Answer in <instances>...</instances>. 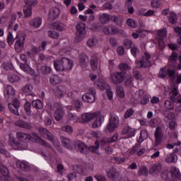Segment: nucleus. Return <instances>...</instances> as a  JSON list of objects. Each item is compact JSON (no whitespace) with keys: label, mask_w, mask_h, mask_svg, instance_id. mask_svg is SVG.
<instances>
[{"label":"nucleus","mask_w":181,"mask_h":181,"mask_svg":"<svg viewBox=\"0 0 181 181\" xmlns=\"http://www.w3.org/2000/svg\"><path fill=\"white\" fill-rule=\"evenodd\" d=\"M74 145L76 151L80 152V153H83V155H87L90 152L100 155V152L98 151V149H100V142L98 141L95 142V145L90 146V147L81 141H75Z\"/></svg>","instance_id":"1"},{"label":"nucleus","mask_w":181,"mask_h":181,"mask_svg":"<svg viewBox=\"0 0 181 181\" xmlns=\"http://www.w3.org/2000/svg\"><path fill=\"white\" fill-rule=\"evenodd\" d=\"M73 66H74L73 61L66 57L54 62V67L57 71H70Z\"/></svg>","instance_id":"2"},{"label":"nucleus","mask_w":181,"mask_h":181,"mask_svg":"<svg viewBox=\"0 0 181 181\" xmlns=\"http://www.w3.org/2000/svg\"><path fill=\"white\" fill-rule=\"evenodd\" d=\"M151 56L148 52H144L141 57V59H136L135 63L138 69H146V67H151L152 66V62H151Z\"/></svg>","instance_id":"3"},{"label":"nucleus","mask_w":181,"mask_h":181,"mask_svg":"<svg viewBox=\"0 0 181 181\" xmlns=\"http://www.w3.org/2000/svg\"><path fill=\"white\" fill-rule=\"evenodd\" d=\"M119 127V117L115 114H110L109 123L107 125V129L110 132H114Z\"/></svg>","instance_id":"4"},{"label":"nucleus","mask_w":181,"mask_h":181,"mask_svg":"<svg viewBox=\"0 0 181 181\" xmlns=\"http://www.w3.org/2000/svg\"><path fill=\"white\" fill-rule=\"evenodd\" d=\"M51 110L54 111V117L56 121H60L64 115V111H63V106L61 104L55 103L51 106Z\"/></svg>","instance_id":"5"},{"label":"nucleus","mask_w":181,"mask_h":181,"mask_svg":"<svg viewBox=\"0 0 181 181\" xmlns=\"http://www.w3.org/2000/svg\"><path fill=\"white\" fill-rule=\"evenodd\" d=\"M25 4L23 13L25 18H29L32 16V7L37 4V0H25Z\"/></svg>","instance_id":"6"},{"label":"nucleus","mask_w":181,"mask_h":181,"mask_svg":"<svg viewBox=\"0 0 181 181\" xmlns=\"http://www.w3.org/2000/svg\"><path fill=\"white\" fill-rule=\"evenodd\" d=\"M110 80L113 84H121L125 80V73L123 71H116L110 74Z\"/></svg>","instance_id":"7"},{"label":"nucleus","mask_w":181,"mask_h":181,"mask_svg":"<svg viewBox=\"0 0 181 181\" xmlns=\"http://www.w3.org/2000/svg\"><path fill=\"white\" fill-rule=\"evenodd\" d=\"M17 40L15 42L14 49L16 53H21L23 52L25 49V35H17Z\"/></svg>","instance_id":"8"},{"label":"nucleus","mask_w":181,"mask_h":181,"mask_svg":"<svg viewBox=\"0 0 181 181\" xmlns=\"http://www.w3.org/2000/svg\"><path fill=\"white\" fill-rule=\"evenodd\" d=\"M86 33H87L86 32V25H84V24L81 23L76 25V40H77V42H81V40H83V39L86 37Z\"/></svg>","instance_id":"9"},{"label":"nucleus","mask_w":181,"mask_h":181,"mask_svg":"<svg viewBox=\"0 0 181 181\" xmlns=\"http://www.w3.org/2000/svg\"><path fill=\"white\" fill-rule=\"evenodd\" d=\"M16 136L18 141H20L21 142H23L24 144H26V142H29V141H31V142H36L35 138H33L30 134L28 133L18 132L16 133Z\"/></svg>","instance_id":"10"},{"label":"nucleus","mask_w":181,"mask_h":181,"mask_svg":"<svg viewBox=\"0 0 181 181\" xmlns=\"http://www.w3.org/2000/svg\"><path fill=\"white\" fill-rule=\"evenodd\" d=\"M8 109L14 115H19V107H21V102L19 100L15 98L13 100V103L8 104Z\"/></svg>","instance_id":"11"},{"label":"nucleus","mask_w":181,"mask_h":181,"mask_svg":"<svg viewBox=\"0 0 181 181\" xmlns=\"http://www.w3.org/2000/svg\"><path fill=\"white\" fill-rule=\"evenodd\" d=\"M145 152H146V148H141V144H137L130 149L129 155H135L136 153L137 156H142Z\"/></svg>","instance_id":"12"},{"label":"nucleus","mask_w":181,"mask_h":181,"mask_svg":"<svg viewBox=\"0 0 181 181\" xmlns=\"http://www.w3.org/2000/svg\"><path fill=\"white\" fill-rule=\"evenodd\" d=\"M155 146H159L163 142V133L162 132V129L159 127H156L155 133Z\"/></svg>","instance_id":"13"},{"label":"nucleus","mask_w":181,"mask_h":181,"mask_svg":"<svg viewBox=\"0 0 181 181\" xmlns=\"http://www.w3.org/2000/svg\"><path fill=\"white\" fill-rule=\"evenodd\" d=\"M107 176L109 179L112 181H117L119 177V173L117 171V169L115 167H111L107 171Z\"/></svg>","instance_id":"14"},{"label":"nucleus","mask_w":181,"mask_h":181,"mask_svg":"<svg viewBox=\"0 0 181 181\" xmlns=\"http://www.w3.org/2000/svg\"><path fill=\"white\" fill-rule=\"evenodd\" d=\"M39 133L42 138H45V139H48V141H50L51 142H53L54 141V136H53V134L50 133L47 129L43 127H40L39 129Z\"/></svg>","instance_id":"15"},{"label":"nucleus","mask_w":181,"mask_h":181,"mask_svg":"<svg viewBox=\"0 0 181 181\" xmlns=\"http://www.w3.org/2000/svg\"><path fill=\"white\" fill-rule=\"evenodd\" d=\"M0 173L1 174V180H9V170L3 163H0Z\"/></svg>","instance_id":"16"},{"label":"nucleus","mask_w":181,"mask_h":181,"mask_svg":"<svg viewBox=\"0 0 181 181\" xmlns=\"http://www.w3.org/2000/svg\"><path fill=\"white\" fill-rule=\"evenodd\" d=\"M32 136H34V138H36V139H34L36 141L33 142H35L36 144H40V145H42V146H46V148H49V149L50 148H52V146L49 143H47V141L42 139V137H40V136H39L37 133L33 132L32 133Z\"/></svg>","instance_id":"17"},{"label":"nucleus","mask_w":181,"mask_h":181,"mask_svg":"<svg viewBox=\"0 0 181 181\" xmlns=\"http://www.w3.org/2000/svg\"><path fill=\"white\" fill-rule=\"evenodd\" d=\"M162 163H154L151 168L149 169V173L150 175H159V173H160V172H162Z\"/></svg>","instance_id":"18"},{"label":"nucleus","mask_w":181,"mask_h":181,"mask_svg":"<svg viewBox=\"0 0 181 181\" xmlns=\"http://www.w3.org/2000/svg\"><path fill=\"white\" fill-rule=\"evenodd\" d=\"M135 129L129 126H124L122 131V135H126L127 138H132V136H135Z\"/></svg>","instance_id":"19"},{"label":"nucleus","mask_w":181,"mask_h":181,"mask_svg":"<svg viewBox=\"0 0 181 181\" xmlns=\"http://www.w3.org/2000/svg\"><path fill=\"white\" fill-rule=\"evenodd\" d=\"M4 95L7 101L12 100V98L15 95V89L12 86L8 85L6 86Z\"/></svg>","instance_id":"20"},{"label":"nucleus","mask_w":181,"mask_h":181,"mask_svg":"<svg viewBox=\"0 0 181 181\" xmlns=\"http://www.w3.org/2000/svg\"><path fill=\"white\" fill-rule=\"evenodd\" d=\"M97 115H100V112H96L94 113H84L81 116V119L83 121V122H90V121L93 119V118H95Z\"/></svg>","instance_id":"21"},{"label":"nucleus","mask_w":181,"mask_h":181,"mask_svg":"<svg viewBox=\"0 0 181 181\" xmlns=\"http://www.w3.org/2000/svg\"><path fill=\"white\" fill-rule=\"evenodd\" d=\"M16 165L17 168H18V169H21L24 172H28L30 170V167L29 166V164L27 162L17 160Z\"/></svg>","instance_id":"22"},{"label":"nucleus","mask_w":181,"mask_h":181,"mask_svg":"<svg viewBox=\"0 0 181 181\" xmlns=\"http://www.w3.org/2000/svg\"><path fill=\"white\" fill-rule=\"evenodd\" d=\"M95 118H96V119L93 123V128L101 127V124L104 122V116L101 115V112H99V115L95 116Z\"/></svg>","instance_id":"23"},{"label":"nucleus","mask_w":181,"mask_h":181,"mask_svg":"<svg viewBox=\"0 0 181 181\" xmlns=\"http://www.w3.org/2000/svg\"><path fill=\"white\" fill-rule=\"evenodd\" d=\"M59 15H60V10L59 8L54 7L51 8L49 13V18L52 21L57 19V18H59Z\"/></svg>","instance_id":"24"},{"label":"nucleus","mask_w":181,"mask_h":181,"mask_svg":"<svg viewBox=\"0 0 181 181\" xmlns=\"http://www.w3.org/2000/svg\"><path fill=\"white\" fill-rule=\"evenodd\" d=\"M20 69L23 70V71H25V73L30 74L31 76L35 74V70H33V69H32L28 64H21Z\"/></svg>","instance_id":"25"},{"label":"nucleus","mask_w":181,"mask_h":181,"mask_svg":"<svg viewBox=\"0 0 181 181\" xmlns=\"http://www.w3.org/2000/svg\"><path fill=\"white\" fill-rule=\"evenodd\" d=\"M49 81L53 86H57V84L63 83V78L58 75H52L49 78Z\"/></svg>","instance_id":"26"},{"label":"nucleus","mask_w":181,"mask_h":181,"mask_svg":"<svg viewBox=\"0 0 181 181\" xmlns=\"http://www.w3.org/2000/svg\"><path fill=\"white\" fill-rule=\"evenodd\" d=\"M90 66L93 71H95L98 69V57L97 55H92L90 57Z\"/></svg>","instance_id":"27"},{"label":"nucleus","mask_w":181,"mask_h":181,"mask_svg":"<svg viewBox=\"0 0 181 181\" xmlns=\"http://www.w3.org/2000/svg\"><path fill=\"white\" fill-rule=\"evenodd\" d=\"M16 125L17 127H20V128H25V129H32V125L22 119H18L16 122Z\"/></svg>","instance_id":"28"},{"label":"nucleus","mask_w":181,"mask_h":181,"mask_svg":"<svg viewBox=\"0 0 181 181\" xmlns=\"http://www.w3.org/2000/svg\"><path fill=\"white\" fill-rule=\"evenodd\" d=\"M30 25L33 28L37 29V28H40V25H42V18H40V17L33 18V20H31Z\"/></svg>","instance_id":"29"},{"label":"nucleus","mask_w":181,"mask_h":181,"mask_svg":"<svg viewBox=\"0 0 181 181\" xmlns=\"http://www.w3.org/2000/svg\"><path fill=\"white\" fill-rule=\"evenodd\" d=\"M82 100L86 103H94L95 101V95L86 93L82 96Z\"/></svg>","instance_id":"30"},{"label":"nucleus","mask_w":181,"mask_h":181,"mask_svg":"<svg viewBox=\"0 0 181 181\" xmlns=\"http://www.w3.org/2000/svg\"><path fill=\"white\" fill-rule=\"evenodd\" d=\"M176 160H177V158L175 153L168 154L165 158L166 163H175Z\"/></svg>","instance_id":"31"},{"label":"nucleus","mask_w":181,"mask_h":181,"mask_svg":"<svg viewBox=\"0 0 181 181\" xmlns=\"http://www.w3.org/2000/svg\"><path fill=\"white\" fill-rule=\"evenodd\" d=\"M99 21L105 25V23H108L110 21H111V16L107 14V13H103L99 17Z\"/></svg>","instance_id":"32"},{"label":"nucleus","mask_w":181,"mask_h":181,"mask_svg":"<svg viewBox=\"0 0 181 181\" xmlns=\"http://www.w3.org/2000/svg\"><path fill=\"white\" fill-rule=\"evenodd\" d=\"M61 139H62V145L63 146H64V148H67V149H70V148H71V145H73V142L70 139L64 136H62Z\"/></svg>","instance_id":"33"},{"label":"nucleus","mask_w":181,"mask_h":181,"mask_svg":"<svg viewBox=\"0 0 181 181\" xmlns=\"http://www.w3.org/2000/svg\"><path fill=\"white\" fill-rule=\"evenodd\" d=\"M66 91L65 86H59L57 88L55 94L58 98H62L63 97V94H64V92Z\"/></svg>","instance_id":"34"},{"label":"nucleus","mask_w":181,"mask_h":181,"mask_svg":"<svg viewBox=\"0 0 181 181\" xmlns=\"http://www.w3.org/2000/svg\"><path fill=\"white\" fill-rule=\"evenodd\" d=\"M171 94H172V95L170 96V100L173 103H176V95H177V94H179V91H178L177 87L174 86L171 89Z\"/></svg>","instance_id":"35"},{"label":"nucleus","mask_w":181,"mask_h":181,"mask_svg":"<svg viewBox=\"0 0 181 181\" xmlns=\"http://www.w3.org/2000/svg\"><path fill=\"white\" fill-rule=\"evenodd\" d=\"M52 28L56 30H59L60 32H62V30L64 29V24L59 22H55L52 23Z\"/></svg>","instance_id":"36"},{"label":"nucleus","mask_w":181,"mask_h":181,"mask_svg":"<svg viewBox=\"0 0 181 181\" xmlns=\"http://www.w3.org/2000/svg\"><path fill=\"white\" fill-rule=\"evenodd\" d=\"M116 91L118 97H119L120 98H124L125 95V92H124V88L122 86H116Z\"/></svg>","instance_id":"37"},{"label":"nucleus","mask_w":181,"mask_h":181,"mask_svg":"<svg viewBox=\"0 0 181 181\" xmlns=\"http://www.w3.org/2000/svg\"><path fill=\"white\" fill-rule=\"evenodd\" d=\"M148 138V132L146 130H141L140 133V136L138 139V142H144L145 139Z\"/></svg>","instance_id":"38"},{"label":"nucleus","mask_w":181,"mask_h":181,"mask_svg":"<svg viewBox=\"0 0 181 181\" xmlns=\"http://www.w3.org/2000/svg\"><path fill=\"white\" fill-rule=\"evenodd\" d=\"M158 35L159 39H165L168 36V30L166 28L161 29L158 31Z\"/></svg>","instance_id":"39"},{"label":"nucleus","mask_w":181,"mask_h":181,"mask_svg":"<svg viewBox=\"0 0 181 181\" xmlns=\"http://www.w3.org/2000/svg\"><path fill=\"white\" fill-rule=\"evenodd\" d=\"M32 105L34 107V108H37V110H42V108H43V103H42L40 100H33Z\"/></svg>","instance_id":"40"},{"label":"nucleus","mask_w":181,"mask_h":181,"mask_svg":"<svg viewBox=\"0 0 181 181\" xmlns=\"http://www.w3.org/2000/svg\"><path fill=\"white\" fill-rule=\"evenodd\" d=\"M97 86L100 90H104L107 88V83L104 80L98 79L97 82Z\"/></svg>","instance_id":"41"},{"label":"nucleus","mask_w":181,"mask_h":181,"mask_svg":"<svg viewBox=\"0 0 181 181\" xmlns=\"http://www.w3.org/2000/svg\"><path fill=\"white\" fill-rule=\"evenodd\" d=\"M125 6L127 7L129 13H132V14L134 13L135 10L134 9V7L132 6V0H127Z\"/></svg>","instance_id":"42"},{"label":"nucleus","mask_w":181,"mask_h":181,"mask_svg":"<svg viewBox=\"0 0 181 181\" xmlns=\"http://www.w3.org/2000/svg\"><path fill=\"white\" fill-rule=\"evenodd\" d=\"M79 61L81 66H84L87 64V62H88V57L85 54H82L79 56Z\"/></svg>","instance_id":"43"},{"label":"nucleus","mask_w":181,"mask_h":181,"mask_svg":"<svg viewBox=\"0 0 181 181\" xmlns=\"http://www.w3.org/2000/svg\"><path fill=\"white\" fill-rule=\"evenodd\" d=\"M41 73L45 75L50 74V73H52V68L44 65L41 67Z\"/></svg>","instance_id":"44"},{"label":"nucleus","mask_w":181,"mask_h":181,"mask_svg":"<svg viewBox=\"0 0 181 181\" xmlns=\"http://www.w3.org/2000/svg\"><path fill=\"white\" fill-rule=\"evenodd\" d=\"M170 173H173V175H175V176H176V177L181 180V175H180V172L179 171L178 168H177L176 167H171Z\"/></svg>","instance_id":"45"},{"label":"nucleus","mask_w":181,"mask_h":181,"mask_svg":"<svg viewBox=\"0 0 181 181\" xmlns=\"http://www.w3.org/2000/svg\"><path fill=\"white\" fill-rule=\"evenodd\" d=\"M67 117L69 121H73L74 122H77V121L80 119V117H78V116L74 115V113L72 112H69Z\"/></svg>","instance_id":"46"},{"label":"nucleus","mask_w":181,"mask_h":181,"mask_svg":"<svg viewBox=\"0 0 181 181\" xmlns=\"http://www.w3.org/2000/svg\"><path fill=\"white\" fill-rule=\"evenodd\" d=\"M33 90V86L30 84H26L22 88V91L24 94H28Z\"/></svg>","instance_id":"47"},{"label":"nucleus","mask_w":181,"mask_h":181,"mask_svg":"<svg viewBox=\"0 0 181 181\" xmlns=\"http://www.w3.org/2000/svg\"><path fill=\"white\" fill-rule=\"evenodd\" d=\"M166 76H168V69L160 68V71L158 73V77L160 78H165Z\"/></svg>","instance_id":"48"},{"label":"nucleus","mask_w":181,"mask_h":181,"mask_svg":"<svg viewBox=\"0 0 181 181\" xmlns=\"http://www.w3.org/2000/svg\"><path fill=\"white\" fill-rule=\"evenodd\" d=\"M119 69L121 70V71H126L128 70H131V66L129 65H128V64H125V63H122L119 64Z\"/></svg>","instance_id":"49"},{"label":"nucleus","mask_w":181,"mask_h":181,"mask_svg":"<svg viewBox=\"0 0 181 181\" xmlns=\"http://www.w3.org/2000/svg\"><path fill=\"white\" fill-rule=\"evenodd\" d=\"M86 45L88 47H94L97 45V40L94 37H90L88 40Z\"/></svg>","instance_id":"50"},{"label":"nucleus","mask_w":181,"mask_h":181,"mask_svg":"<svg viewBox=\"0 0 181 181\" xmlns=\"http://www.w3.org/2000/svg\"><path fill=\"white\" fill-rule=\"evenodd\" d=\"M21 80V78L16 74H11L8 76V81L11 83H16Z\"/></svg>","instance_id":"51"},{"label":"nucleus","mask_w":181,"mask_h":181,"mask_svg":"<svg viewBox=\"0 0 181 181\" xmlns=\"http://www.w3.org/2000/svg\"><path fill=\"white\" fill-rule=\"evenodd\" d=\"M177 21V16H176L175 13H170L169 16L170 23H172V25H174V23H176Z\"/></svg>","instance_id":"52"},{"label":"nucleus","mask_w":181,"mask_h":181,"mask_svg":"<svg viewBox=\"0 0 181 181\" xmlns=\"http://www.w3.org/2000/svg\"><path fill=\"white\" fill-rule=\"evenodd\" d=\"M15 42V37H13V35L12 33L8 32L7 35V43L11 46V45H13Z\"/></svg>","instance_id":"53"},{"label":"nucleus","mask_w":181,"mask_h":181,"mask_svg":"<svg viewBox=\"0 0 181 181\" xmlns=\"http://www.w3.org/2000/svg\"><path fill=\"white\" fill-rule=\"evenodd\" d=\"M47 35L49 37H52V39H59L60 37V34L56 31H52L49 30L47 33Z\"/></svg>","instance_id":"54"},{"label":"nucleus","mask_w":181,"mask_h":181,"mask_svg":"<svg viewBox=\"0 0 181 181\" xmlns=\"http://www.w3.org/2000/svg\"><path fill=\"white\" fill-rule=\"evenodd\" d=\"M152 155L150 156L151 159H156L160 156V151H156V149L151 150Z\"/></svg>","instance_id":"55"},{"label":"nucleus","mask_w":181,"mask_h":181,"mask_svg":"<svg viewBox=\"0 0 181 181\" xmlns=\"http://www.w3.org/2000/svg\"><path fill=\"white\" fill-rule=\"evenodd\" d=\"M130 52L134 57H136V54L139 53V49H138V47H136V45H132Z\"/></svg>","instance_id":"56"},{"label":"nucleus","mask_w":181,"mask_h":181,"mask_svg":"<svg viewBox=\"0 0 181 181\" xmlns=\"http://www.w3.org/2000/svg\"><path fill=\"white\" fill-rule=\"evenodd\" d=\"M32 105H30V103L26 102L24 105V110L27 114V115H30L32 111L30 110V107Z\"/></svg>","instance_id":"57"},{"label":"nucleus","mask_w":181,"mask_h":181,"mask_svg":"<svg viewBox=\"0 0 181 181\" xmlns=\"http://www.w3.org/2000/svg\"><path fill=\"white\" fill-rule=\"evenodd\" d=\"M139 173L140 175H144V176H148L149 170H148V168H146V166H141L139 168Z\"/></svg>","instance_id":"58"},{"label":"nucleus","mask_w":181,"mask_h":181,"mask_svg":"<svg viewBox=\"0 0 181 181\" xmlns=\"http://www.w3.org/2000/svg\"><path fill=\"white\" fill-rule=\"evenodd\" d=\"M127 25L130 28H132L133 29H135V28H136V23H135V21L132 18H129L127 20Z\"/></svg>","instance_id":"59"},{"label":"nucleus","mask_w":181,"mask_h":181,"mask_svg":"<svg viewBox=\"0 0 181 181\" xmlns=\"http://www.w3.org/2000/svg\"><path fill=\"white\" fill-rule=\"evenodd\" d=\"M123 46L126 49H131L132 45V41L131 40H124L123 42Z\"/></svg>","instance_id":"60"},{"label":"nucleus","mask_w":181,"mask_h":181,"mask_svg":"<svg viewBox=\"0 0 181 181\" xmlns=\"http://www.w3.org/2000/svg\"><path fill=\"white\" fill-rule=\"evenodd\" d=\"M164 115L168 119H175V114L172 112L165 110V111H164Z\"/></svg>","instance_id":"61"},{"label":"nucleus","mask_w":181,"mask_h":181,"mask_svg":"<svg viewBox=\"0 0 181 181\" xmlns=\"http://www.w3.org/2000/svg\"><path fill=\"white\" fill-rule=\"evenodd\" d=\"M174 103H172L170 100H165L164 105L167 108V110H173L175 108Z\"/></svg>","instance_id":"62"},{"label":"nucleus","mask_w":181,"mask_h":181,"mask_svg":"<svg viewBox=\"0 0 181 181\" xmlns=\"http://www.w3.org/2000/svg\"><path fill=\"white\" fill-rule=\"evenodd\" d=\"M151 5L152 8H160V0H152Z\"/></svg>","instance_id":"63"},{"label":"nucleus","mask_w":181,"mask_h":181,"mask_svg":"<svg viewBox=\"0 0 181 181\" xmlns=\"http://www.w3.org/2000/svg\"><path fill=\"white\" fill-rule=\"evenodd\" d=\"M134 112H135V111H134V110H132V109H128L127 111H126V112H125V114H124V118L125 119H127V118H129V117H132V115H134Z\"/></svg>","instance_id":"64"}]
</instances>
